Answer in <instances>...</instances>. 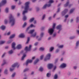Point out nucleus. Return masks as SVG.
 I'll return each instance as SVG.
<instances>
[{
    "label": "nucleus",
    "instance_id": "obj_1",
    "mask_svg": "<svg viewBox=\"0 0 79 79\" xmlns=\"http://www.w3.org/2000/svg\"><path fill=\"white\" fill-rule=\"evenodd\" d=\"M29 2H27L25 3V9L24 10H25L23 11V15H24L26 14L27 13V11H28V10H29Z\"/></svg>",
    "mask_w": 79,
    "mask_h": 79
},
{
    "label": "nucleus",
    "instance_id": "obj_2",
    "mask_svg": "<svg viewBox=\"0 0 79 79\" xmlns=\"http://www.w3.org/2000/svg\"><path fill=\"white\" fill-rule=\"evenodd\" d=\"M9 19H10L9 23H11V26H14L15 24V19L11 14L10 15Z\"/></svg>",
    "mask_w": 79,
    "mask_h": 79
},
{
    "label": "nucleus",
    "instance_id": "obj_3",
    "mask_svg": "<svg viewBox=\"0 0 79 79\" xmlns=\"http://www.w3.org/2000/svg\"><path fill=\"white\" fill-rule=\"evenodd\" d=\"M54 2V1L53 0H50L49 1L48 3H49L48 4H45V5L43 7V9H45L47 7H49V6H51V3H53Z\"/></svg>",
    "mask_w": 79,
    "mask_h": 79
},
{
    "label": "nucleus",
    "instance_id": "obj_4",
    "mask_svg": "<svg viewBox=\"0 0 79 79\" xmlns=\"http://www.w3.org/2000/svg\"><path fill=\"white\" fill-rule=\"evenodd\" d=\"M56 25V24H55V23H54L52 26V28L48 30V33L50 35H52L53 33L54 29H55V27Z\"/></svg>",
    "mask_w": 79,
    "mask_h": 79
},
{
    "label": "nucleus",
    "instance_id": "obj_5",
    "mask_svg": "<svg viewBox=\"0 0 79 79\" xmlns=\"http://www.w3.org/2000/svg\"><path fill=\"white\" fill-rule=\"evenodd\" d=\"M35 59V56H33L32 58V60H27L26 63V66H27V65L28 64H29V63H32V60H34Z\"/></svg>",
    "mask_w": 79,
    "mask_h": 79
},
{
    "label": "nucleus",
    "instance_id": "obj_6",
    "mask_svg": "<svg viewBox=\"0 0 79 79\" xmlns=\"http://www.w3.org/2000/svg\"><path fill=\"white\" fill-rule=\"evenodd\" d=\"M31 47H32V46H31V45H29V47L28 48V47H27V46H26L25 47V48L24 50H25V51H26V52H27L28 51L29 52V51L31 50Z\"/></svg>",
    "mask_w": 79,
    "mask_h": 79
},
{
    "label": "nucleus",
    "instance_id": "obj_7",
    "mask_svg": "<svg viewBox=\"0 0 79 79\" xmlns=\"http://www.w3.org/2000/svg\"><path fill=\"white\" fill-rule=\"evenodd\" d=\"M50 56H51V55L50 53H48L46 55V58L44 59V61H46V60H50Z\"/></svg>",
    "mask_w": 79,
    "mask_h": 79
},
{
    "label": "nucleus",
    "instance_id": "obj_8",
    "mask_svg": "<svg viewBox=\"0 0 79 79\" xmlns=\"http://www.w3.org/2000/svg\"><path fill=\"white\" fill-rule=\"evenodd\" d=\"M6 3V0H2L1 2V3H0V7L2 6L3 5H5Z\"/></svg>",
    "mask_w": 79,
    "mask_h": 79
},
{
    "label": "nucleus",
    "instance_id": "obj_9",
    "mask_svg": "<svg viewBox=\"0 0 79 79\" xmlns=\"http://www.w3.org/2000/svg\"><path fill=\"white\" fill-rule=\"evenodd\" d=\"M68 9H65L62 13V15L64 16V15H65L66 13L68 12Z\"/></svg>",
    "mask_w": 79,
    "mask_h": 79
},
{
    "label": "nucleus",
    "instance_id": "obj_10",
    "mask_svg": "<svg viewBox=\"0 0 79 79\" xmlns=\"http://www.w3.org/2000/svg\"><path fill=\"white\" fill-rule=\"evenodd\" d=\"M57 29H59V31L58 32V33H60V30H61V25H59L56 27Z\"/></svg>",
    "mask_w": 79,
    "mask_h": 79
},
{
    "label": "nucleus",
    "instance_id": "obj_11",
    "mask_svg": "<svg viewBox=\"0 0 79 79\" xmlns=\"http://www.w3.org/2000/svg\"><path fill=\"white\" fill-rule=\"evenodd\" d=\"M15 45H16V44H15V43L13 42L12 44V48H13L14 50H15V49H16Z\"/></svg>",
    "mask_w": 79,
    "mask_h": 79
},
{
    "label": "nucleus",
    "instance_id": "obj_12",
    "mask_svg": "<svg viewBox=\"0 0 79 79\" xmlns=\"http://www.w3.org/2000/svg\"><path fill=\"white\" fill-rule=\"evenodd\" d=\"M66 66V64L64 63H63L60 65V68H65Z\"/></svg>",
    "mask_w": 79,
    "mask_h": 79
},
{
    "label": "nucleus",
    "instance_id": "obj_13",
    "mask_svg": "<svg viewBox=\"0 0 79 79\" xmlns=\"http://www.w3.org/2000/svg\"><path fill=\"white\" fill-rule=\"evenodd\" d=\"M53 67V65L51 64H48V69H51Z\"/></svg>",
    "mask_w": 79,
    "mask_h": 79
},
{
    "label": "nucleus",
    "instance_id": "obj_14",
    "mask_svg": "<svg viewBox=\"0 0 79 79\" xmlns=\"http://www.w3.org/2000/svg\"><path fill=\"white\" fill-rule=\"evenodd\" d=\"M30 27H35V26L33 25V24H31L30 26L29 27H28L26 30V31H28V30H29V29H30Z\"/></svg>",
    "mask_w": 79,
    "mask_h": 79
},
{
    "label": "nucleus",
    "instance_id": "obj_15",
    "mask_svg": "<svg viewBox=\"0 0 79 79\" xmlns=\"http://www.w3.org/2000/svg\"><path fill=\"white\" fill-rule=\"evenodd\" d=\"M25 37V35L23 34H21L19 35V37L20 38H24Z\"/></svg>",
    "mask_w": 79,
    "mask_h": 79
},
{
    "label": "nucleus",
    "instance_id": "obj_16",
    "mask_svg": "<svg viewBox=\"0 0 79 79\" xmlns=\"http://www.w3.org/2000/svg\"><path fill=\"white\" fill-rule=\"evenodd\" d=\"M18 64V63H15L13 65H12V68H15V67H16V66H17Z\"/></svg>",
    "mask_w": 79,
    "mask_h": 79
},
{
    "label": "nucleus",
    "instance_id": "obj_17",
    "mask_svg": "<svg viewBox=\"0 0 79 79\" xmlns=\"http://www.w3.org/2000/svg\"><path fill=\"white\" fill-rule=\"evenodd\" d=\"M22 48V46L20 44H19L17 46L16 48L17 49H20V48Z\"/></svg>",
    "mask_w": 79,
    "mask_h": 79
},
{
    "label": "nucleus",
    "instance_id": "obj_18",
    "mask_svg": "<svg viewBox=\"0 0 79 79\" xmlns=\"http://www.w3.org/2000/svg\"><path fill=\"white\" fill-rule=\"evenodd\" d=\"M5 26L4 25H2L0 27V28H1V29H2V30H4L5 29Z\"/></svg>",
    "mask_w": 79,
    "mask_h": 79
},
{
    "label": "nucleus",
    "instance_id": "obj_19",
    "mask_svg": "<svg viewBox=\"0 0 79 79\" xmlns=\"http://www.w3.org/2000/svg\"><path fill=\"white\" fill-rule=\"evenodd\" d=\"M34 32V30H32L28 32V34H32L33 32Z\"/></svg>",
    "mask_w": 79,
    "mask_h": 79
},
{
    "label": "nucleus",
    "instance_id": "obj_20",
    "mask_svg": "<svg viewBox=\"0 0 79 79\" xmlns=\"http://www.w3.org/2000/svg\"><path fill=\"white\" fill-rule=\"evenodd\" d=\"M39 61V59H36V60H35V61L34 62V64H35L36 63L38 62V61Z\"/></svg>",
    "mask_w": 79,
    "mask_h": 79
},
{
    "label": "nucleus",
    "instance_id": "obj_21",
    "mask_svg": "<svg viewBox=\"0 0 79 79\" xmlns=\"http://www.w3.org/2000/svg\"><path fill=\"white\" fill-rule=\"evenodd\" d=\"M26 54H24L22 57L21 60H23L24 58L26 57Z\"/></svg>",
    "mask_w": 79,
    "mask_h": 79
},
{
    "label": "nucleus",
    "instance_id": "obj_22",
    "mask_svg": "<svg viewBox=\"0 0 79 79\" xmlns=\"http://www.w3.org/2000/svg\"><path fill=\"white\" fill-rule=\"evenodd\" d=\"M15 36V34L12 35L10 36V39H12V38H13Z\"/></svg>",
    "mask_w": 79,
    "mask_h": 79
},
{
    "label": "nucleus",
    "instance_id": "obj_23",
    "mask_svg": "<svg viewBox=\"0 0 79 79\" xmlns=\"http://www.w3.org/2000/svg\"><path fill=\"white\" fill-rule=\"evenodd\" d=\"M74 8H73L71 9L70 11V13H73V11H74Z\"/></svg>",
    "mask_w": 79,
    "mask_h": 79
},
{
    "label": "nucleus",
    "instance_id": "obj_24",
    "mask_svg": "<svg viewBox=\"0 0 79 79\" xmlns=\"http://www.w3.org/2000/svg\"><path fill=\"white\" fill-rule=\"evenodd\" d=\"M69 3V1H68L64 5V6H65V7H66V6H67L68 5Z\"/></svg>",
    "mask_w": 79,
    "mask_h": 79
},
{
    "label": "nucleus",
    "instance_id": "obj_25",
    "mask_svg": "<svg viewBox=\"0 0 79 79\" xmlns=\"http://www.w3.org/2000/svg\"><path fill=\"white\" fill-rule=\"evenodd\" d=\"M5 42V41H0V45L3 44H4Z\"/></svg>",
    "mask_w": 79,
    "mask_h": 79
},
{
    "label": "nucleus",
    "instance_id": "obj_26",
    "mask_svg": "<svg viewBox=\"0 0 79 79\" xmlns=\"http://www.w3.org/2000/svg\"><path fill=\"white\" fill-rule=\"evenodd\" d=\"M29 40H30V38H29V37H28L27 41L26 43V44H28L29 42Z\"/></svg>",
    "mask_w": 79,
    "mask_h": 79
},
{
    "label": "nucleus",
    "instance_id": "obj_27",
    "mask_svg": "<svg viewBox=\"0 0 79 79\" xmlns=\"http://www.w3.org/2000/svg\"><path fill=\"white\" fill-rule=\"evenodd\" d=\"M13 53V51L12 50H11L9 52V54H12Z\"/></svg>",
    "mask_w": 79,
    "mask_h": 79
},
{
    "label": "nucleus",
    "instance_id": "obj_28",
    "mask_svg": "<svg viewBox=\"0 0 79 79\" xmlns=\"http://www.w3.org/2000/svg\"><path fill=\"white\" fill-rule=\"evenodd\" d=\"M26 25H27V23H26L25 22L23 26V27H25L26 26Z\"/></svg>",
    "mask_w": 79,
    "mask_h": 79
},
{
    "label": "nucleus",
    "instance_id": "obj_29",
    "mask_svg": "<svg viewBox=\"0 0 79 79\" xmlns=\"http://www.w3.org/2000/svg\"><path fill=\"white\" fill-rule=\"evenodd\" d=\"M26 19H27L26 17L25 16H24L23 18V20L24 21H26Z\"/></svg>",
    "mask_w": 79,
    "mask_h": 79
},
{
    "label": "nucleus",
    "instance_id": "obj_30",
    "mask_svg": "<svg viewBox=\"0 0 79 79\" xmlns=\"http://www.w3.org/2000/svg\"><path fill=\"white\" fill-rule=\"evenodd\" d=\"M3 63L1 65L2 66H3V65H4V64H6V63L5 62V60H3Z\"/></svg>",
    "mask_w": 79,
    "mask_h": 79
},
{
    "label": "nucleus",
    "instance_id": "obj_31",
    "mask_svg": "<svg viewBox=\"0 0 79 79\" xmlns=\"http://www.w3.org/2000/svg\"><path fill=\"white\" fill-rule=\"evenodd\" d=\"M46 76H47V77H49L51 76V74H50V73H47Z\"/></svg>",
    "mask_w": 79,
    "mask_h": 79
},
{
    "label": "nucleus",
    "instance_id": "obj_32",
    "mask_svg": "<svg viewBox=\"0 0 79 79\" xmlns=\"http://www.w3.org/2000/svg\"><path fill=\"white\" fill-rule=\"evenodd\" d=\"M57 77H58V75H57V74H55L54 76V79H57Z\"/></svg>",
    "mask_w": 79,
    "mask_h": 79
},
{
    "label": "nucleus",
    "instance_id": "obj_33",
    "mask_svg": "<svg viewBox=\"0 0 79 79\" xmlns=\"http://www.w3.org/2000/svg\"><path fill=\"white\" fill-rule=\"evenodd\" d=\"M43 70H44V69H43V68H42L41 67H40L39 69V71H41V72Z\"/></svg>",
    "mask_w": 79,
    "mask_h": 79
},
{
    "label": "nucleus",
    "instance_id": "obj_34",
    "mask_svg": "<svg viewBox=\"0 0 79 79\" xmlns=\"http://www.w3.org/2000/svg\"><path fill=\"white\" fill-rule=\"evenodd\" d=\"M44 50V48L41 47L40 48V50L41 51H43Z\"/></svg>",
    "mask_w": 79,
    "mask_h": 79
},
{
    "label": "nucleus",
    "instance_id": "obj_35",
    "mask_svg": "<svg viewBox=\"0 0 79 79\" xmlns=\"http://www.w3.org/2000/svg\"><path fill=\"white\" fill-rule=\"evenodd\" d=\"M34 20V18H33L30 20V22H32Z\"/></svg>",
    "mask_w": 79,
    "mask_h": 79
},
{
    "label": "nucleus",
    "instance_id": "obj_36",
    "mask_svg": "<svg viewBox=\"0 0 79 79\" xmlns=\"http://www.w3.org/2000/svg\"><path fill=\"white\" fill-rule=\"evenodd\" d=\"M36 34H37V33H36V32H35L31 36H32V37H35V35H36Z\"/></svg>",
    "mask_w": 79,
    "mask_h": 79
},
{
    "label": "nucleus",
    "instance_id": "obj_37",
    "mask_svg": "<svg viewBox=\"0 0 79 79\" xmlns=\"http://www.w3.org/2000/svg\"><path fill=\"white\" fill-rule=\"evenodd\" d=\"M54 49V48L53 47H52L51 48H50V52H52Z\"/></svg>",
    "mask_w": 79,
    "mask_h": 79
},
{
    "label": "nucleus",
    "instance_id": "obj_38",
    "mask_svg": "<svg viewBox=\"0 0 79 79\" xmlns=\"http://www.w3.org/2000/svg\"><path fill=\"white\" fill-rule=\"evenodd\" d=\"M79 41H77L76 43V46L77 47L79 45Z\"/></svg>",
    "mask_w": 79,
    "mask_h": 79
},
{
    "label": "nucleus",
    "instance_id": "obj_39",
    "mask_svg": "<svg viewBox=\"0 0 79 79\" xmlns=\"http://www.w3.org/2000/svg\"><path fill=\"white\" fill-rule=\"evenodd\" d=\"M5 12L6 13H8V8H6Z\"/></svg>",
    "mask_w": 79,
    "mask_h": 79
},
{
    "label": "nucleus",
    "instance_id": "obj_40",
    "mask_svg": "<svg viewBox=\"0 0 79 79\" xmlns=\"http://www.w3.org/2000/svg\"><path fill=\"white\" fill-rule=\"evenodd\" d=\"M28 70H29V69H25L24 71H23V72H26V71H28Z\"/></svg>",
    "mask_w": 79,
    "mask_h": 79
},
{
    "label": "nucleus",
    "instance_id": "obj_41",
    "mask_svg": "<svg viewBox=\"0 0 79 79\" xmlns=\"http://www.w3.org/2000/svg\"><path fill=\"white\" fill-rule=\"evenodd\" d=\"M8 71V70L7 69H6L4 71V73L5 74H7V72Z\"/></svg>",
    "mask_w": 79,
    "mask_h": 79
},
{
    "label": "nucleus",
    "instance_id": "obj_42",
    "mask_svg": "<svg viewBox=\"0 0 79 79\" xmlns=\"http://www.w3.org/2000/svg\"><path fill=\"white\" fill-rule=\"evenodd\" d=\"M43 35H44V33H41L40 35V36L41 37H43Z\"/></svg>",
    "mask_w": 79,
    "mask_h": 79
},
{
    "label": "nucleus",
    "instance_id": "obj_43",
    "mask_svg": "<svg viewBox=\"0 0 79 79\" xmlns=\"http://www.w3.org/2000/svg\"><path fill=\"white\" fill-rule=\"evenodd\" d=\"M15 74H16V73H13L12 75V77H14L15 76Z\"/></svg>",
    "mask_w": 79,
    "mask_h": 79
},
{
    "label": "nucleus",
    "instance_id": "obj_44",
    "mask_svg": "<svg viewBox=\"0 0 79 79\" xmlns=\"http://www.w3.org/2000/svg\"><path fill=\"white\" fill-rule=\"evenodd\" d=\"M14 8H15V6H11V9L12 10H14Z\"/></svg>",
    "mask_w": 79,
    "mask_h": 79
},
{
    "label": "nucleus",
    "instance_id": "obj_45",
    "mask_svg": "<svg viewBox=\"0 0 79 79\" xmlns=\"http://www.w3.org/2000/svg\"><path fill=\"white\" fill-rule=\"evenodd\" d=\"M43 58H44V56L42 55L41 56H40V60H43Z\"/></svg>",
    "mask_w": 79,
    "mask_h": 79
},
{
    "label": "nucleus",
    "instance_id": "obj_46",
    "mask_svg": "<svg viewBox=\"0 0 79 79\" xmlns=\"http://www.w3.org/2000/svg\"><path fill=\"white\" fill-rule=\"evenodd\" d=\"M63 45H61L59 46V48H63Z\"/></svg>",
    "mask_w": 79,
    "mask_h": 79
},
{
    "label": "nucleus",
    "instance_id": "obj_47",
    "mask_svg": "<svg viewBox=\"0 0 79 79\" xmlns=\"http://www.w3.org/2000/svg\"><path fill=\"white\" fill-rule=\"evenodd\" d=\"M45 15H44L43 16V17H42V19H44V18H45Z\"/></svg>",
    "mask_w": 79,
    "mask_h": 79
},
{
    "label": "nucleus",
    "instance_id": "obj_48",
    "mask_svg": "<svg viewBox=\"0 0 79 79\" xmlns=\"http://www.w3.org/2000/svg\"><path fill=\"white\" fill-rule=\"evenodd\" d=\"M7 20L5 19V21H4V23H5V24H7Z\"/></svg>",
    "mask_w": 79,
    "mask_h": 79
},
{
    "label": "nucleus",
    "instance_id": "obj_49",
    "mask_svg": "<svg viewBox=\"0 0 79 79\" xmlns=\"http://www.w3.org/2000/svg\"><path fill=\"white\" fill-rule=\"evenodd\" d=\"M74 39V36L71 37H70V39Z\"/></svg>",
    "mask_w": 79,
    "mask_h": 79
},
{
    "label": "nucleus",
    "instance_id": "obj_50",
    "mask_svg": "<svg viewBox=\"0 0 79 79\" xmlns=\"http://www.w3.org/2000/svg\"><path fill=\"white\" fill-rule=\"evenodd\" d=\"M78 21H79V17H77V21H76L77 23V22H78Z\"/></svg>",
    "mask_w": 79,
    "mask_h": 79
},
{
    "label": "nucleus",
    "instance_id": "obj_51",
    "mask_svg": "<svg viewBox=\"0 0 79 79\" xmlns=\"http://www.w3.org/2000/svg\"><path fill=\"white\" fill-rule=\"evenodd\" d=\"M14 70V69H11V68H10V71H13Z\"/></svg>",
    "mask_w": 79,
    "mask_h": 79
},
{
    "label": "nucleus",
    "instance_id": "obj_52",
    "mask_svg": "<svg viewBox=\"0 0 79 79\" xmlns=\"http://www.w3.org/2000/svg\"><path fill=\"white\" fill-rule=\"evenodd\" d=\"M34 45L35 46H36V45H38V42H36L35 43Z\"/></svg>",
    "mask_w": 79,
    "mask_h": 79
},
{
    "label": "nucleus",
    "instance_id": "obj_53",
    "mask_svg": "<svg viewBox=\"0 0 79 79\" xmlns=\"http://www.w3.org/2000/svg\"><path fill=\"white\" fill-rule=\"evenodd\" d=\"M12 41L11 40H10L9 41H8L7 42V43L8 44H10V43H11V42Z\"/></svg>",
    "mask_w": 79,
    "mask_h": 79
},
{
    "label": "nucleus",
    "instance_id": "obj_54",
    "mask_svg": "<svg viewBox=\"0 0 79 79\" xmlns=\"http://www.w3.org/2000/svg\"><path fill=\"white\" fill-rule=\"evenodd\" d=\"M69 16L68 15H66L65 16V18H67L68 17V16Z\"/></svg>",
    "mask_w": 79,
    "mask_h": 79
},
{
    "label": "nucleus",
    "instance_id": "obj_55",
    "mask_svg": "<svg viewBox=\"0 0 79 79\" xmlns=\"http://www.w3.org/2000/svg\"><path fill=\"white\" fill-rule=\"evenodd\" d=\"M60 8H58V10H57V13H58V12H59V11H60Z\"/></svg>",
    "mask_w": 79,
    "mask_h": 79
},
{
    "label": "nucleus",
    "instance_id": "obj_56",
    "mask_svg": "<svg viewBox=\"0 0 79 79\" xmlns=\"http://www.w3.org/2000/svg\"><path fill=\"white\" fill-rule=\"evenodd\" d=\"M59 52V49H57L56 51V53H58Z\"/></svg>",
    "mask_w": 79,
    "mask_h": 79
},
{
    "label": "nucleus",
    "instance_id": "obj_57",
    "mask_svg": "<svg viewBox=\"0 0 79 79\" xmlns=\"http://www.w3.org/2000/svg\"><path fill=\"white\" fill-rule=\"evenodd\" d=\"M10 34V32H9L8 33H7V35H9Z\"/></svg>",
    "mask_w": 79,
    "mask_h": 79
},
{
    "label": "nucleus",
    "instance_id": "obj_58",
    "mask_svg": "<svg viewBox=\"0 0 79 79\" xmlns=\"http://www.w3.org/2000/svg\"><path fill=\"white\" fill-rule=\"evenodd\" d=\"M5 53H4L3 55L2 56V58H3L5 56Z\"/></svg>",
    "mask_w": 79,
    "mask_h": 79
},
{
    "label": "nucleus",
    "instance_id": "obj_59",
    "mask_svg": "<svg viewBox=\"0 0 79 79\" xmlns=\"http://www.w3.org/2000/svg\"><path fill=\"white\" fill-rule=\"evenodd\" d=\"M57 61H58V59H57L55 60V63H56V62H57Z\"/></svg>",
    "mask_w": 79,
    "mask_h": 79
},
{
    "label": "nucleus",
    "instance_id": "obj_60",
    "mask_svg": "<svg viewBox=\"0 0 79 79\" xmlns=\"http://www.w3.org/2000/svg\"><path fill=\"white\" fill-rule=\"evenodd\" d=\"M56 68V66H55L54 68V70H55Z\"/></svg>",
    "mask_w": 79,
    "mask_h": 79
},
{
    "label": "nucleus",
    "instance_id": "obj_61",
    "mask_svg": "<svg viewBox=\"0 0 79 79\" xmlns=\"http://www.w3.org/2000/svg\"><path fill=\"white\" fill-rule=\"evenodd\" d=\"M33 23H34V24H35L36 23V21L34 20V22Z\"/></svg>",
    "mask_w": 79,
    "mask_h": 79
},
{
    "label": "nucleus",
    "instance_id": "obj_62",
    "mask_svg": "<svg viewBox=\"0 0 79 79\" xmlns=\"http://www.w3.org/2000/svg\"><path fill=\"white\" fill-rule=\"evenodd\" d=\"M55 36H56V34H54L53 35V37H54Z\"/></svg>",
    "mask_w": 79,
    "mask_h": 79
},
{
    "label": "nucleus",
    "instance_id": "obj_63",
    "mask_svg": "<svg viewBox=\"0 0 79 79\" xmlns=\"http://www.w3.org/2000/svg\"><path fill=\"white\" fill-rule=\"evenodd\" d=\"M36 1V0H32V2H35Z\"/></svg>",
    "mask_w": 79,
    "mask_h": 79
},
{
    "label": "nucleus",
    "instance_id": "obj_64",
    "mask_svg": "<svg viewBox=\"0 0 79 79\" xmlns=\"http://www.w3.org/2000/svg\"><path fill=\"white\" fill-rule=\"evenodd\" d=\"M77 33L79 34V30L77 31Z\"/></svg>",
    "mask_w": 79,
    "mask_h": 79
}]
</instances>
